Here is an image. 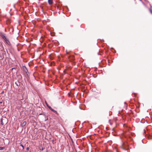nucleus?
I'll use <instances>...</instances> for the list:
<instances>
[{
	"instance_id": "f257e3e1",
	"label": "nucleus",
	"mask_w": 152,
	"mask_h": 152,
	"mask_svg": "<svg viewBox=\"0 0 152 152\" xmlns=\"http://www.w3.org/2000/svg\"><path fill=\"white\" fill-rule=\"evenodd\" d=\"M68 58L70 59L71 61H73L74 60V57L73 56H72L70 57H68Z\"/></svg>"
},
{
	"instance_id": "f03ea898",
	"label": "nucleus",
	"mask_w": 152,
	"mask_h": 152,
	"mask_svg": "<svg viewBox=\"0 0 152 152\" xmlns=\"http://www.w3.org/2000/svg\"><path fill=\"white\" fill-rule=\"evenodd\" d=\"M1 36L4 40L6 39H7L5 37V34L3 33L1 34Z\"/></svg>"
},
{
	"instance_id": "7ed1b4c3",
	"label": "nucleus",
	"mask_w": 152,
	"mask_h": 152,
	"mask_svg": "<svg viewBox=\"0 0 152 152\" xmlns=\"http://www.w3.org/2000/svg\"><path fill=\"white\" fill-rule=\"evenodd\" d=\"M23 71L25 72H27V71H28V70H27V68L25 66H23Z\"/></svg>"
},
{
	"instance_id": "20e7f679",
	"label": "nucleus",
	"mask_w": 152,
	"mask_h": 152,
	"mask_svg": "<svg viewBox=\"0 0 152 152\" xmlns=\"http://www.w3.org/2000/svg\"><path fill=\"white\" fill-rule=\"evenodd\" d=\"M49 108L54 113L57 114V111L53 109L50 107H49Z\"/></svg>"
},
{
	"instance_id": "39448f33",
	"label": "nucleus",
	"mask_w": 152,
	"mask_h": 152,
	"mask_svg": "<svg viewBox=\"0 0 152 152\" xmlns=\"http://www.w3.org/2000/svg\"><path fill=\"white\" fill-rule=\"evenodd\" d=\"M4 40L6 41V42L8 45H9L10 44V42L8 39L7 38L6 39H5Z\"/></svg>"
},
{
	"instance_id": "423d86ee",
	"label": "nucleus",
	"mask_w": 152,
	"mask_h": 152,
	"mask_svg": "<svg viewBox=\"0 0 152 152\" xmlns=\"http://www.w3.org/2000/svg\"><path fill=\"white\" fill-rule=\"evenodd\" d=\"M26 121H24L22 124L21 126L22 127H23V126H25L26 125Z\"/></svg>"
},
{
	"instance_id": "0eeeda50",
	"label": "nucleus",
	"mask_w": 152,
	"mask_h": 152,
	"mask_svg": "<svg viewBox=\"0 0 152 152\" xmlns=\"http://www.w3.org/2000/svg\"><path fill=\"white\" fill-rule=\"evenodd\" d=\"M48 2L49 4H53V1L52 0H48Z\"/></svg>"
},
{
	"instance_id": "6e6552de",
	"label": "nucleus",
	"mask_w": 152,
	"mask_h": 152,
	"mask_svg": "<svg viewBox=\"0 0 152 152\" xmlns=\"http://www.w3.org/2000/svg\"><path fill=\"white\" fill-rule=\"evenodd\" d=\"M15 84L17 86H19L20 85V83L18 82H15Z\"/></svg>"
},
{
	"instance_id": "1a4fd4ad",
	"label": "nucleus",
	"mask_w": 152,
	"mask_h": 152,
	"mask_svg": "<svg viewBox=\"0 0 152 152\" xmlns=\"http://www.w3.org/2000/svg\"><path fill=\"white\" fill-rule=\"evenodd\" d=\"M124 145H123V147H121V148L122 149H123L124 150H127V149L126 148H125L124 147Z\"/></svg>"
},
{
	"instance_id": "9d476101",
	"label": "nucleus",
	"mask_w": 152,
	"mask_h": 152,
	"mask_svg": "<svg viewBox=\"0 0 152 152\" xmlns=\"http://www.w3.org/2000/svg\"><path fill=\"white\" fill-rule=\"evenodd\" d=\"M4 149V147H0V150H3Z\"/></svg>"
},
{
	"instance_id": "9b49d317",
	"label": "nucleus",
	"mask_w": 152,
	"mask_h": 152,
	"mask_svg": "<svg viewBox=\"0 0 152 152\" xmlns=\"http://www.w3.org/2000/svg\"><path fill=\"white\" fill-rule=\"evenodd\" d=\"M25 73H26V75H27L28 76V75H29V72H28V71H27V72H25Z\"/></svg>"
},
{
	"instance_id": "f8f14e48",
	"label": "nucleus",
	"mask_w": 152,
	"mask_h": 152,
	"mask_svg": "<svg viewBox=\"0 0 152 152\" xmlns=\"http://www.w3.org/2000/svg\"><path fill=\"white\" fill-rule=\"evenodd\" d=\"M1 124L2 125H3V122L2 118H1Z\"/></svg>"
},
{
	"instance_id": "ddd939ff",
	"label": "nucleus",
	"mask_w": 152,
	"mask_h": 152,
	"mask_svg": "<svg viewBox=\"0 0 152 152\" xmlns=\"http://www.w3.org/2000/svg\"><path fill=\"white\" fill-rule=\"evenodd\" d=\"M20 146H21L22 147L23 149H24V147L22 144H20Z\"/></svg>"
},
{
	"instance_id": "4468645a",
	"label": "nucleus",
	"mask_w": 152,
	"mask_h": 152,
	"mask_svg": "<svg viewBox=\"0 0 152 152\" xmlns=\"http://www.w3.org/2000/svg\"><path fill=\"white\" fill-rule=\"evenodd\" d=\"M29 147H27L26 148V150H27V151H28L29 150Z\"/></svg>"
},
{
	"instance_id": "2eb2a0df",
	"label": "nucleus",
	"mask_w": 152,
	"mask_h": 152,
	"mask_svg": "<svg viewBox=\"0 0 152 152\" xmlns=\"http://www.w3.org/2000/svg\"><path fill=\"white\" fill-rule=\"evenodd\" d=\"M40 150L42 151V150H43V147H42V148H40Z\"/></svg>"
},
{
	"instance_id": "dca6fc26",
	"label": "nucleus",
	"mask_w": 152,
	"mask_h": 152,
	"mask_svg": "<svg viewBox=\"0 0 152 152\" xmlns=\"http://www.w3.org/2000/svg\"><path fill=\"white\" fill-rule=\"evenodd\" d=\"M150 12L152 14V11L151 10H150Z\"/></svg>"
},
{
	"instance_id": "f3484780",
	"label": "nucleus",
	"mask_w": 152,
	"mask_h": 152,
	"mask_svg": "<svg viewBox=\"0 0 152 152\" xmlns=\"http://www.w3.org/2000/svg\"><path fill=\"white\" fill-rule=\"evenodd\" d=\"M110 120H109V122H110V124L111 125H112V124H111V123L110 122Z\"/></svg>"
},
{
	"instance_id": "a211bd4d",
	"label": "nucleus",
	"mask_w": 152,
	"mask_h": 152,
	"mask_svg": "<svg viewBox=\"0 0 152 152\" xmlns=\"http://www.w3.org/2000/svg\"><path fill=\"white\" fill-rule=\"evenodd\" d=\"M2 103V102H0V104H1Z\"/></svg>"
},
{
	"instance_id": "6ab92c4d",
	"label": "nucleus",
	"mask_w": 152,
	"mask_h": 152,
	"mask_svg": "<svg viewBox=\"0 0 152 152\" xmlns=\"http://www.w3.org/2000/svg\"><path fill=\"white\" fill-rule=\"evenodd\" d=\"M3 92H4V91H2V92H1V94H2Z\"/></svg>"
},
{
	"instance_id": "aec40b11",
	"label": "nucleus",
	"mask_w": 152,
	"mask_h": 152,
	"mask_svg": "<svg viewBox=\"0 0 152 152\" xmlns=\"http://www.w3.org/2000/svg\"><path fill=\"white\" fill-rule=\"evenodd\" d=\"M140 0V1H142V0Z\"/></svg>"
}]
</instances>
